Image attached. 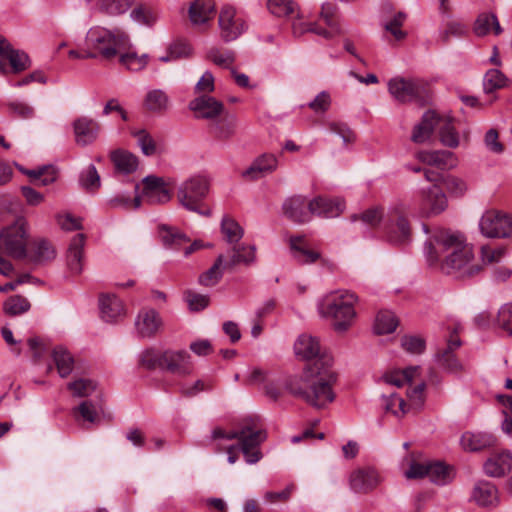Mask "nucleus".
Returning a JSON list of instances; mask_svg holds the SVG:
<instances>
[{
    "mask_svg": "<svg viewBox=\"0 0 512 512\" xmlns=\"http://www.w3.org/2000/svg\"><path fill=\"white\" fill-rule=\"evenodd\" d=\"M424 253L430 267L455 278H470L482 269L480 262L475 259L472 246L460 233L439 231L433 240L425 243Z\"/></svg>",
    "mask_w": 512,
    "mask_h": 512,
    "instance_id": "obj_1",
    "label": "nucleus"
},
{
    "mask_svg": "<svg viewBox=\"0 0 512 512\" xmlns=\"http://www.w3.org/2000/svg\"><path fill=\"white\" fill-rule=\"evenodd\" d=\"M336 380V374L332 370V358L322 357L313 363H307L301 375L287 379L285 389L309 406L324 409L335 400L333 387Z\"/></svg>",
    "mask_w": 512,
    "mask_h": 512,
    "instance_id": "obj_2",
    "label": "nucleus"
},
{
    "mask_svg": "<svg viewBox=\"0 0 512 512\" xmlns=\"http://www.w3.org/2000/svg\"><path fill=\"white\" fill-rule=\"evenodd\" d=\"M130 46L128 35L118 29L109 30L101 26L91 27L84 40L86 56L111 60Z\"/></svg>",
    "mask_w": 512,
    "mask_h": 512,
    "instance_id": "obj_3",
    "label": "nucleus"
},
{
    "mask_svg": "<svg viewBox=\"0 0 512 512\" xmlns=\"http://www.w3.org/2000/svg\"><path fill=\"white\" fill-rule=\"evenodd\" d=\"M357 296L347 290H336L325 295L319 305L320 313L333 319L337 332L346 331L356 317L354 308Z\"/></svg>",
    "mask_w": 512,
    "mask_h": 512,
    "instance_id": "obj_4",
    "label": "nucleus"
},
{
    "mask_svg": "<svg viewBox=\"0 0 512 512\" xmlns=\"http://www.w3.org/2000/svg\"><path fill=\"white\" fill-rule=\"evenodd\" d=\"M212 438L214 440L237 439L246 462L248 464H255L262 458V454L258 447L266 439V432L256 429L253 422H245L236 430L231 432H225L221 428H215L212 431Z\"/></svg>",
    "mask_w": 512,
    "mask_h": 512,
    "instance_id": "obj_5",
    "label": "nucleus"
},
{
    "mask_svg": "<svg viewBox=\"0 0 512 512\" xmlns=\"http://www.w3.org/2000/svg\"><path fill=\"white\" fill-rule=\"evenodd\" d=\"M27 223L24 218H18L12 225L4 228L0 234V252L15 258L26 256Z\"/></svg>",
    "mask_w": 512,
    "mask_h": 512,
    "instance_id": "obj_6",
    "label": "nucleus"
},
{
    "mask_svg": "<svg viewBox=\"0 0 512 512\" xmlns=\"http://www.w3.org/2000/svg\"><path fill=\"white\" fill-rule=\"evenodd\" d=\"M388 91L400 103L423 102L428 95L427 83L418 78L394 77L388 81Z\"/></svg>",
    "mask_w": 512,
    "mask_h": 512,
    "instance_id": "obj_7",
    "label": "nucleus"
},
{
    "mask_svg": "<svg viewBox=\"0 0 512 512\" xmlns=\"http://www.w3.org/2000/svg\"><path fill=\"white\" fill-rule=\"evenodd\" d=\"M447 197L443 190L432 185L427 190L422 189L408 204V208L423 217L442 213L447 208Z\"/></svg>",
    "mask_w": 512,
    "mask_h": 512,
    "instance_id": "obj_8",
    "label": "nucleus"
},
{
    "mask_svg": "<svg viewBox=\"0 0 512 512\" xmlns=\"http://www.w3.org/2000/svg\"><path fill=\"white\" fill-rule=\"evenodd\" d=\"M209 189L208 181L200 175L192 176L183 181L177 189V199L182 207L189 211H198Z\"/></svg>",
    "mask_w": 512,
    "mask_h": 512,
    "instance_id": "obj_9",
    "label": "nucleus"
},
{
    "mask_svg": "<svg viewBox=\"0 0 512 512\" xmlns=\"http://www.w3.org/2000/svg\"><path fill=\"white\" fill-rule=\"evenodd\" d=\"M408 479H420L427 477L437 485H445L451 481L452 475L450 468L440 461L426 460L417 462L412 460L410 467L405 471Z\"/></svg>",
    "mask_w": 512,
    "mask_h": 512,
    "instance_id": "obj_10",
    "label": "nucleus"
},
{
    "mask_svg": "<svg viewBox=\"0 0 512 512\" xmlns=\"http://www.w3.org/2000/svg\"><path fill=\"white\" fill-rule=\"evenodd\" d=\"M481 233L490 238H506L512 236V216L499 212L487 211L480 219Z\"/></svg>",
    "mask_w": 512,
    "mask_h": 512,
    "instance_id": "obj_11",
    "label": "nucleus"
},
{
    "mask_svg": "<svg viewBox=\"0 0 512 512\" xmlns=\"http://www.w3.org/2000/svg\"><path fill=\"white\" fill-rule=\"evenodd\" d=\"M220 37L224 42L238 39L248 28L245 19L232 6H223L218 18Z\"/></svg>",
    "mask_w": 512,
    "mask_h": 512,
    "instance_id": "obj_12",
    "label": "nucleus"
},
{
    "mask_svg": "<svg viewBox=\"0 0 512 512\" xmlns=\"http://www.w3.org/2000/svg\"><path fill=\"white\" fill-rule=\"evenodd\" d=\"M9 62L11 71L15 74L28 69L31 65L29 56L21 50L14 49L11 44L0 35V72L6 74Z\"/></svg>",
    "mask_w": 512,
    "mask_h": 512,
    "instance_id": "obj_13",
    "label": "nucleus"
},
{
    "mask_svg": "<svg viewBox=\"0 0 512 512\" xmlns=\"http://www.w3.org/2000/svg\"><path fill=\"white\" fill-rule=\"evenodd\" d=\"M381 483L379 473L371 467L358 468L349 476L350 489L358 494H368Z\"/></svg>",
    "mask_w": 512,
    "mask_h": 512,
    "instance_id": "obj_14",
    "label": "nucleus"
},
{
    "mask_svg": "<svg viewBox=\"0 0 512 512\" xmlns=\"http://www.w3.org/2000/svg\"><path fill=\"white\" fill-rule=\"evenodd\" d=\"M189 109L196 113V117L215 120L224 112V105L214 97L202 95L189 103Z\"/></svg>",
    "mask_w": 512,
    "mask_h": 512,
    "instance_id": "obj_15",
    "label": "nucleus"
},
{
    "mask_svg": "<svg viewBox=\"0 0 512 512\" xmlns=\"http://www.w3.org/2000/svg\"><path fill=\"white\" fill-rule=\"evenodd\" d=\"M73 131L75 142L80 146H87L97 139L100 124L90 117L81 116L74 120Z\"/></svg>",
    "mask_w": 512,
    "mask_h": 512,
    "instance_id": "obj_16",
    "label": "nucleus"
},
{
    "mask_svg": "<svg viewBox=\"0 0 512 512\" xmlns=\"http://www.w3.org/2000/svg\"><path fill=\"white\" fill-rule=\"evenodd\" d=\"M161 326L162 319L159 313L152 308L142 309L135 320L136 331L142 338L155 336Z\"/></svg>",
    "mask_w": 512,
    "mask_h": 512,
    "instance_id": "obj_17",
    "label": "nucleus"
},
{
    "mask_svg": "<svg viewBox=\"0 0 512 512\" xmlns=\"http://www.w3.org/2000/svg\"><path fill=\"white\" fill-rule=\"evenodd\" d=\"M384 230L386 240L392 244H405L411 237L409 222L402 215H397L387 221Z\"/></svg>",
    "mask_w": 512,
    "mask_h": 512,
    "instance_id": "obj_18",
    "label": "nucleus"
},
{
    "mask_svg": "<svg viewBox=\"0 0 512 512\" xmlns=\"http://www.w3.org/2000/svg\"><path fill=\"white\" fill-rule=\"evenodd\" d=\"M164 368L168 371L186 376L192 372V362L190 354L185 350H167L163 352Z\"/></svg>",
    "mask_w": 512,
    "mask_h": 512,
    "instance_id": "obj_19",
    "label": "nucleus"
},
{
    "mask_svg": "<svg viewBox=\"0 0 512 512\" xmlns=\"http://www.w3.org/2000/svg\"><path fill=\"white\" fill-rule=\"evenodd\" d=\"M344 207V201L340 198L329 199L319 196L308 203L311 216L324 218L338 217L344 211Z\"/></svg>",
    "mask_w": 512,
    "mask_h": 512,
    "instance_id": "obj_20",
    "label": "nucleus"
},
{
    "mask_svg": "<svg viewBox=\"0 0 512 512\" xmlns=\"http://www.w3.org/2000/svg\"><path fill=\"white\" fill-rule=\"evenodd\" d=\"M294 351L298 357L308 361V363H313L322 357H330L321 352L318 339L307 334H302L297 338L294 343Z\"/></svg>",
    "mask_w": 512,
    "mask_h": 512,
    "instance_id": "obj_21",
    "label": "nucleus"
},
{
    "mask_svg": "<svg viewBox=\"0 0 512 512\" xmlns=\"http://www.w3.org/2000/svg\"><path fill=\"white\" fill-rule=\"evenodd\" d=\"M256 260V247L247 244H232L228 251V259L224 258V268L232 269L237 265L249 266Z\"/></svg>",
    "mask_w": 512,
    "mask_h": 512,
    "instance_id": "obj_22",
    "label": "nucleus"
},
{
    "mask_svg": "<svg viewBox=\"0 0 512 512\" xmlns=\"http://www.w3.org/2000/svg\"><path fill=\"white\" fill-rule=\"evenodd\" d=\"M284 215L295 223H306L311 219L308 203L303 196H293L283 203Z\"/></svg>",
    "mask_w": 512,
    "mask_h": 512,
    "instance_id": "obj_23",
    "label": "nucleus"
},
{
    "mask_svg": "<svg viewBox=\"0 0 512 512\" xmlns=\"http://www.w3.org/2000/svg\"><path fill=\"white\" fill-rule=\"evenodd\" d=\"M85 244V235L82 233L76 234L69 244L66 263L67 268L73 275H78L83 269V247Z\"/></svg>",
    "mask_w": 512,
    "mask_h": 512,
    "instance_id": "obj_24",
    "label": "nucleus"
},
{
    "mask_svg": "<svg viewBox=\"0 0 512 512\" xmlns=\"http://www.w3.org/2000/svg\"><path fill=\"white\" fill-rule=\"evenodd\" d=\"M277 158L272 154H263L256 158L252 164L242 172V177L248 180H257L266 173H271L277 168Z\"/></svg>",
    "mask_w": 512,
    "mask_h": 512,
    "instance_id": "obj_25",
    "label": "nucleus"
},
{
    "mask_svg": "<svg viewBox=\"0 0 512 512\" xmlns=\"http://www.w3.org/2000/svg\"><path fill=\"white\" fill-rule=\"evenodd\" d=\"M461 344V340L457 336L451 335L447 347L438 354V364L446 371L456 373L463 370V365L454 355V351L457 350Z\"/></svg>",
    "mask_w": 512,
    "mask_h": 512,
    "instance_id": "obj_26",
    "label": "nucleus"
},
{
    "mask_svg": "<svg viewBox=\"0 0 512 512\" xmlns=\"http://www.w3.org/2000/svg\"><path fill=\"white\" fill-rule=\"evenodd\" d=\"M440 120V117L434 111L425 112L421 122L414 127L411 140L417 144L428 141Z\"/></svg>",
    "mask_w": 512,
    "mask_h": 512,
    "instance_id": "obj_27",
    "label": "nucleus"
},
{
    "mask_svg": "<svg viewBox=\"0 0 512 512\" xmlns=\"http://www.w3.org/2000/svg\"><path fill=\"white\" fill-rule=\"evenodd\" d=\"M496 437L485 432H465L460 440L464 450L469 452H477L486 448H490L496 444Z\"/></svg>",
    "mask_w": 512,
    "mask_h": 512,
    "instance_id": "obj_28",
    "label": "nucleus"
},
{
    "mask_svg": "<svg viewBox=\"0 0 512 512\" xmlns=\"http://www.w3.org/2000/svg\"><path fill=\"white\" fill-rule=\"evenodd\" d=\"M417 158L423 163L440 169H451L457 164L454 153L446 150L422 151L417 154Z\"/></svg>",
    "mask_w": 512,
    "mask_h": 512,
    "instance_id": "obj_29",
    "label": "nucleus"
},
{
    "mask_svg": "<svg viewBox=\"0 0 512 512\" xmlns=\"http://www.w3.org/2000/svg\"><path fill=\"white\" fill-rule=\"evenodd\" d=\"M512 466V454L510 451H503L492 455L484 463V471L488 476L500 477L510 471Z\"/></svg>",
    "mask_w": 512,
    "mask_h": 512,
    "instance_id": "obj_30",
    "label": "nucleus"
},
{
    "mask_svg": "<svg viewBox=\"0 0 512 512\" xmlns=\"http://www.w3.org/2000/svg\"><path fill=\"white\" fill-rule=\"evenodd\" d=\"M473 499L483 507H494L499 502L498 490L489 481H479L473 489Z\"/></svg>",
    "mask_w": 512,
    "mask_h": 512,
    "instance_id": "obj_31",
    "label": "nucleus"
},
{
    "mask_svg": "<svg viewBox=\"0 0 512 512\" xmlns=\"http://www.w3.org/2000/svg\"><path fill=\"white\" fill-rule=\"evenodd\" d=\"M215 13L213 0H195L189 7V18L193 25L209 22Z\"/></svg>",
    "mask_w": 512,
    "mask_h": 512,
    "instance_id": "obj_32",
    "label": "nucleus"
},
{
    "mask_svg": "<svg viewBox=\"0 0 512 512\" xmlns=\"http://www.w3.org/2000/svg\"><path fill=\"white\" fill-rule=\"evenodd\" d=\"M144 108L152 113L162 114L170 107V98L162 89H151L147 91L144 100Z\"/></svg>",
    "mask_w": 512,
    "mask_h": 512,
    "instance_id": "obj_33",
    "label": "nucleus"
},
{
    "mask_svg": "<svg viewBox=\"0 0 512 512\" xmlns=\"http://www.w3.org/2000/svg\"><path fill=\"white\" fill-rule=\"evenodd\" d=\"M293 258L300 264L314 263L319 259L320 254L308 249L303 236H292L289 240Z\"/></svg>",
    "mask_w": 512,
    "mask_h": 512,
    "instance_id": "obj_34",
    "label": "nucleus"
},
{
    "mask_svg": "<svg viewBox=\"0 0 512 512\" xmlns=\"http://www.w3.org/2000/svg\"><path fill=\"white\" fill-rule=\"evenodd\" d=\"M237 120L232 114L224 113L217 117L210 128L217 139L228 140L236 132Z\"/></svg>",
    "mask_w": 512,
    "mask_h": 512,
    "instance_id": "obj_35",
    "label": "nucleus"
},
{
    "mask_svg": "<svg viewBox=\"0 0 512 512\" xmlns=\"http://www.w3.org/2000/svg\"><path fill=\"white\" fill-rule=\"evenodd\" d=\"M99 302L101 317L106 322L115 321L124 314V305L115 295H103Z\"/></svg>",
    "mask_w": 512,
    "mask_h": 512,
    "instance_id": "obj_36",
    "label": "nucleus"
},
{
    "mask_svg": "<svg viewBox=\"0 0 512 512\" xmlns=\"http://www.w3.org/2000/svg\"><path fill=\"white\" fill-rule=\"evenodd\" d=\"M492 29L495 35H500L503 31L497 16L494 13L487 12L479 14L474 23V33L478 37H483L488 35Z\"/></svg>",
    "mask_w": 512,
    "mask_h": 512,
    "instance_id": "obj_37",
    "label": "nucleus"
},
{
    "mask_svg": "<svg viewBox=\"0 0 512 512\" xmlns=\"http://www.w3.org/2000/svg\"><path fill=\"white\" fill-rule=\"evenodd\" d=\"M102 411L100 402L84 400L77 407L73 408L72 413L76 420L82 419L89 423L99 421V413Z\"/></svg>",
    "mask_w": 512,
    "mask_h": 512,
    "instance_id": "obj_38",
    "label": "nucleus"
},
{
    "mask_svg": "<svg viewBox=\"0 0 512 512\" xmlns=\"http://www.w3.org/2000/svg\"><path fill=\"white\" fill-rule=\"evenodd\" d=\"M52 358L58 374L62 378L69 376L74 367V358L63 346H56L52 351Z\"/></svg>",
    "mask_w": 512,
    "mask_h": 512,
    "instance_id": "obj_39",
    "label": "nucleus"
},
{
    "mask_svg": "<svg viewBox=\"0 0 512 512\" xmlns=\"http://www.w3.org/2000/svg\"><path fill=\"white\" fill-rule=\"evenodd\" d=\"M130 48L131 45L117 55L119 63L133 72L143 70L148 64L149 56L147 54L138 55L136 52L130 51Z\"/></svg>",
    "mask_w": 512,
    "mask_h": 512,
    "instance_id": "obj_40",
    "label": "nucleus"
},
{
    "mask_svg": "<svg viewBox=\"0 0 512 512\" xmlns=\"http://www.w3.org/2000/svg\"><path fill=\"white\" fill-rule=\"evenodd\" d=\"M111 160L116 169L122 173L129 174L138 167V158L131 152L125 150H115L111 153Z\"/></svg>",
    "mask_w": 512,
    "mask_h": 512,
    "instance_id": "obj_41",
    "label": "nucleus"
},
{
    "mask_svg": "<svg viewBox=\"0 0 512 512\" xmlns=\"http://www.w3.org/2000/svg\"><path fill=\"white\" fill-rule=\"evenodd\" d=\"M133 2L134 0H97L96 10L104 15L118 16L127 12Z\"/></svg>",
    "mask_w": 512,
    "mask_h": 512,
    "instance_id": "obj_42",
    "label": "nucleus"
},
{
    "mask_svg": "<svg viewBox=\"0 0 512 512\" xmlns=\"http://www.w3.org/2000/svg\"><path fill=\"white\" fill-rule=\"evenodd\" d=\"M56 257V250L53 245L45 240L35 241L31 247V260L35 263L52 261Z\"/></svg>",
    "mask_w": 512,
    "mask_h": 512,
    "instance_id": "obj_43",
    "label": "nucleus"
},
{
    "mask_svg": "<svg viewBox=\"0 0 512 512\" xmlns=\"http://www.w3.org/2000/svg\"><path fill=\"white\" fill-rule=\"evenodd\" d=\"M159 234L164 246L172 249H179L189 241L184 233L165 225L160 227Z\"/></svg>",
    "mask_w": 512,
    "mask_h": 512,
    "instance_id": "obj_44",
    "label": "nucleus"
},
{
    "mask_svg": "<svg viewBox=\"0 0 512 512\" xmlns=\"http://www.w3.org/2000/svg\"><path fill=\"white\" fill-rule=\"evenodd\" d=\"M221 232L227 243L231 245L238 243L244 235V230L240 224L229 216H224L222 218Z\"/></svg>",
    "mask_w": 512,
    "mask_h": 512,
    "instance_id": "obj_45",
    "label": "nucleus"
},
{
    "mask_svg": "<svg viewBox=\"0 0 512 512\" xmlns=\"http://www.w3.org/2000/svg\"><path fill=\"white\" fill-rule=\"evenodd\" d=\"M224 264V255L220 254L212 267H210L206 272L199 276V284L206 287L216 285L222 278V269H225Z\"/></svg>",
    "mask_w": 512,
    "mask_h": 512,
    "instance_id": "obj_46",
    "label": "nucleus"
},
{
    "mask_svg": "<svg viewBox=\"0 0 512 512\" xmlns=\"http://www.w3.org/2000/svg\"><path fill=\"white\" fill-rule=\"evenodd\" d=\"M508 78L498 69H490L485 73L483 89L485 93H492L495 90L507 86Z\"/></svg>",
    "mask_w": 512,
    "mask_h": 512,
    "instance_id": "obj_47",
    "label": "nucleus"
},
{
    "mask_svg": "<svg viewBox=\"0 0 512 512\" xmlns=\"http://www.w3.org/2000/svg\"><path fill=\"white\" fill-rule=\"evenodd\" d=\"M398 320L391 311H380L375 320L374 329L377 334H389L395 331Z\"/></svg>",
    "mask_w": 512,
    "mask_h": 512,
    "instance_id": "obj_48",
    "label": "nucleus"
},
{
    "mask_svg": "<svg viewBox=\"0 0 512 512\" xmlns=\"http://www.w3.org/2000/svg\"><path fill=\"white\" fill-rule=\"evenodd\" d=\"M74 397L85 398L91 396L97 388L96 382L87 378L76 379L67 385Z\"/></svg>",
    "mask_w": 512,
    "mask_h": 512,
    "instance_id": "obj_49",
    "label": "nucleus"
},
{
    "mask_svg": "<svg viewBox=\"0 0 512 512\" xmlns=\"http://www.w3.org/2000/svg\"><path fill=\"white\" fill-rule=\"evenodd\" d=\"M132 136L145 156H152L157 152V145L152 135L145 129L133 130Z\"/></svg>",
    "mask_w": 512,
    "mask_h": 512,
    "instance_id": "obj_50",
    "label": "nucleus"
},
{
    "mask_svg": "<svg viewBox=\"0 0 512 512\" xmlns=\"http://www.w3.org/2000/svg\"><path fill=\"white\" fill-rule=\"evenodd\" d=\"M420 368L418 366L407 367L404 370L397 371L386 377L389 384L401 387L406 383H411L418 375Z\"/></svg>",
    "mask_w": 512,
    "mask_h": 512,
    "instance_id": "obj_51",
    "label": "nucleus"
},
{
    "mask_svg": "<svg viewBox=\"0 0 512 512\" xmlns=\"http://www.w3.org/2000/svg\"><path fill=\"white\" fill-rule=\"evenodd\" d=\"M382 405L386 412H390L396 417H401L406 414L407 404L403 398L397 394L392 393L389 396L382 397Z\"/></svg>",
    "mask_w": 512,
    "mask_h": 512,
    "instance_id": "obj_52",
    "label": "nucleus"
},
{
    "mask_svg": "<svg viewBox=\"0 0 512 512\" xmlns=\"http://www.w3.org/2000/svg\"><path fill=\"white\" fill-rule=\"evenodd\" d=\"M30 307L29 301L21 295L11 296L4 303V311L10 316L23 314L27 312Z\"/></svg>",
    "mask_w": 512,
    "mask_h": 512,
    "instance_id": "obj_53",
    "label": "nucleus"
},
{
    "mask_svg": "<svg viewBox=\"0 0 512 512\" xmlns=\"http://www.w3.org/2000/svg\"><path fill=\"white\" fill-rule=\"evenodd\" d=\"M320 19L324 21L328 28L334 29V31L341 30L336 5L329 2L323 3L320 11Z\"/></svg>",
    "mask_w": 512,
    "mask_h": 512,
    "instance_id": "obj_54",
    "label": "nucleus"
},
{
    "mask_svg": "<svg viewBox=\"0 0 512 512\" xmlns=\"http://www.w3.org/2000/svg\"><path fill=\"white\" fill-rule=\"evenodd\" d=\"M79 181L81 186L88 191H95L101 185L98 171L92 164L81 172Z\"/></svg>",
    "mask_w": 512,
    "mask_h": 512,
    "instance_id": "obj_55",
    "label": "nucleus"
},
{
    "mask_svg": "<svg viewBox=\"0 0 512 512\" xmlns=\"http://www.w3.org/2000/svg\"><path fill=\"white\" fill-rule=\"evenodd\" d=\"M140 364L149 369L164 368L163 352H159L154 348L143 351L140 355Z\"/></svg>",
    "mask_w": 512,
    "mask_h": 512,
    "instance_id": "obj_56",
    "label": "nucleus"
},
{
    "mask_svg": "<svg viewBox=\"0 0 512 512\" xmlns=\"http://www.w3.org/2000/svg\"><path fill=\"white\" fill-rule=\"evenodd\" d=\"M108 206L113 209L123 208V209H129L133 207L134 209H137L141 205V198L140 196L136 195L133 199H131L128 195L124 193L116 194L115 196L111 197L108 202Z\"/></svg>",
    "mask_w": 512,
    "mask_h": 512,
    "instance_id": "obj_57",
    "label": "nucleus"
},
{
    "mask_svg": "<svg viewBox=\"0 0 512 512\" xmlns=\"http://www.w3.org/2000/svg\"><path fill=\"white\" fill-rule=\"evenodd\" d=\"M406 20V14L403 12L396 13L393 18L384 24V29L390 32L396 40H403L407 34L401 27Z\"/></svg>",
    "mask_w": 512,
    "mask_h": 512,
    "instance_id": "obj_58",
    "label": "nucleus"
},
{
    "mask_svg": "<svg viewBox=\"0 0 512 512\" xmlns=\"http://www.w3.org/2000/svg\"><path fill=\"white\" fill-rule=\"evenodd\" d=\"M207 57L214 64L221 67H229L235 62V52L232 50L220 51L217 48L209 50Z\"/></svg>",
    "mask_w": 512,
    "mask_h": 512,
    "instance_id": "obj_59",
    "label": "nucleus"
},
{
    "mask_svg": "<svg viewBox=\"0 0 512 512\" xmlns=\"http://www.w3.org/2000/svg\"><path fill=\"white\" fill-rule=\"evenodd\" d=\"M327 127L331 133L341 137L344 144H350L355 141L356 135L346 123L331 121L327 123Z\"/></svg>",
    "mask_w": 512,
    "mask_h": 512,
    "instance_id": "obj_60",
    "label": "nucleus"
},
{
    "mask_svg": "<svg viewBox=\"0 0 512 512\" xmlns=\"http://www.w3.org/2000/svg\"><path fill=\"white\" fill-rule=\"evenodd\" d=\"M267 7L273 15L284 17L294 12L295 3L290 0H268Z\"/></svg>",
    "mask_w": 512,
    "mask_h": 512,
    "instance_id": "obj_61",
    "label": "nucleus"
},
{
    "mask_svg": "<svg viewBox=\"0 0 512 512\" xmlns=\"http://www.w3.org/2000/svg\"><path fill=\"white\" fill-rule=\"evenodd\" d=\"M440 141L443 145L456 148L459 145V137L454 127L449 121L443 123L440 127Z\"/></svg>",
    "mask_w": 512,
    "mask_h": 512,
    "instance_id": "obj_62",
    "label": "nucleus"
},
{
    "mask_svg": "<svg viewBox=\"0 0 512 512\" xmlns=\"http://www.w3.org/2000/svg\"><path fill=\"white\" fill-rule=\"evenodd\" d=\"M185 299L192 311H201L205 309L210 302L209 296L196 293L192 290L185 292Z\"/></svg>",
    "mask_w": 512,
    "mask_h": 512,
    "instance_id": "obj_63",
    "label": "nucleus"
},
{
    "mask_svg": "<svg viewBox=\"0 0 512 512\" xmlns=\"http://www.w3.org/2000/svg\"><path fill=\"white\" fill-rule=\"evenodd\" d=\"M131 18L144 25H153L156 22V15L153 11L143 5L134 8L131 12Z\"/></svg>",
    "mask_w": 512,
    "mask_h": 512,
    "instance_id": "obj_64",
    "label": "nucleus"
}]
</instances>
